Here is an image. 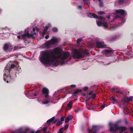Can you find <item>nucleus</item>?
Masks as SVG:
<instances>
[{
	"mask_svg": "<svg viewBox=\"0 0 133 133\" xmlns=\"http://www.w3.org/2000/svg\"><path fill=\"white\" fill-rule=\"evenodd\" d=\"M72 102H70V103L68 104L67 106L70 109L72 108Z\"/></svg>",
	"mask_w": 133,
	"mask_h": 133,
	"instance_id": "f3484780",
	"label": "nucleus"
},
{
	"mask_svg": "<svg viewBox=\"0 0 133 133\" xmlns=\"http://www.w3.org/2000/svg\"><path fill=\"white\" fill-rule=\"evenodd\" d=\"M15 67V65L14 64H12L11 65V68H14V67Z\"/></svg>",
	"mask_w": 133,
	"mask_h": 133,
	"instance_id": "2f4dec72",
	"label": "nucleus"
},
{
	"mask_svg": "<svg viewBox=\"0 0 133 133\" xmlns=\"http://www.w3.org/2000/svg\"><path fill=\"white\" fill-rule=\"evenodd\" d=\"M108 18H109H109H110V16L108 17Z\"/></svg>",
	"mask_w": 133,
	"mask_h": 133,
	"instance_id": "49530a36",
	"label": "nucleus"
},
{
	"mask_svg": "<svg viewBox=\"0 0 133 133\" xmlns=\"http://www.w3.org/2000/svg\"><path fill=\"white\" fill-rule=\"evenodd\" d=\"M125 22V21L124 20V21H123V23H124V22Z\"/></svg>",
	"mask_w": 133,
	"mask_h": 133,
	"instance_id": "c03bdc74",
	"label": "nucleus"
},
{
	"mask_svg": "<svg viewBox=\"0 0 133 133\" xmlns=\"http://www.w3.org/2000/svg\"><path fill=\"white\" fill-rule=\"evenodd\" d=\"M73 118L72 116L70 115L68 116V117L65 118V122L66 123H68L69 120L72 119Z\"/></svg>",
	"mask_w": 133,
	"mask_h": 133,
	"instance_id": "4468645a",
	"label": "nucleus"
},
{
	"mask_svg": "<svg viewBox=\"0 0 133 133\" xmlns=\"http://www.w3.org/2000/svg\"><path fill=\"white\" fill-rule=\"evenodd\" d=\"M68 127V124H67L64 127V128H65V129H66Z\"/></svg>",
	"mask_w": 133,
	"mask_h": 133,
	"instance_id": "473e14b6",
	"label": "nucleus"
},
{
	"mask_svg": "<svg viewBox=\"0 0 133 133\" xmlns=\"http://www.w3.org/2000/svg\"><path fill=\"white\" fill-rule=\"evenodd\" d=\"M34 95V96H36V94H35Z\"/></svg>",
	"mask_w": 133,
	"mask_h": 133,
	"instance_id": "37998d69",
	"label": "nucleus"
},
{
	"mask_svg": "<svg viewBox=\"0 0 133 133\" xmlns=\"http://www.w3.org/2000/svg\"><path fill=\"white\" fill-rule=\"evenodd\" d=\"M89 43L91 46L93 47L96 46L98 48H104L106 47L104 42L100 41L99 39L97 38H94L92 42L91 43Z\"/></svg>",
	"mask_w": 133,
	"mask_h": 133,
	"instance_id": "39448f33",
	"label": "nucleus"
},
{
	"mask_svg": "<svg viewBox=\"0 0 133 133\" xmlns=\"http://www.w3.org/2000/svg\"><path fill=\"white\" fill-rule=\"evenodd\" d=\"M97 13L98 14L101 15H102V14H103L104 13V12L103 11H100L98 12H97Z\"/></svg>",
	"mask_w": 133,
	"mask_h": 133,
	"instance_id": "a878e982",
	"label": "nucleus"
},
{
	"mask_svg": "<svg viewBox=\"0 0 133 133\" xmlns=\"http://www.w3.org/2000/svg\"><path fill=\"white\" fill-rule=\"evenodd\" d=\"M52 30L53 31L55 32L57 31L58 29L56 28H52Z\"/></svg>",
	"mask_w": 133,
	"mask_h": 133,
	"instance_id": "5701e85b",
	"label": "nucleus"
},
{
	"mask_svg": "<svg viewBox=\"0 0 133 133\" xmlns=\"http://www.w3.org/2000/svg\"><path fill=\"white\" fill-rule=\"evenodd\" d=\"M88 89V87H84V91H86Z\"/></svg>",
	"mask_w": 133,
	"mask_h": 133,
	"instance_id": "cd10ccee",
	"label": "nucleus"
},
{
	"mask_svg": "<svg viewBox=\"0 0 133 133\" xmlns=\"http://www.w3.org/2000/svg\"><path fill=\"white\" fill-rule=\"evenodd\" d=\"M97 126H92V130L94 131H96L97 130Z\"/></svg>",
	"mask_w": 133,
	"mask_h": 133,
	"instance_id": "a211bd4d",
	"label": "nucleus"
},
{
	"mask_svg": "<svg viewBox=\"0 0 133 133\" xmlns=\"http://www.w3.org/2000/svg\"><path fill=\"white\" fill-rule=\"evenodd\" d=\"M99 2H100V3L99 4V5L100 7H102L103 6V4L102 2L101 1Z\"/></svg>",
	"mask_w": 133,
	"mask_h": 133,
	"instance_id": "c756f323",
	"label": "nucleus"
},
{
	"mask_svg": "<svg viewBox=\"0 0 133 133\" xmlns=\"http://www.w3.org/2000/svg\"><path fill=\"white\" fill-rule=\"evenodd\" d=\"M126 133H128V132H126Z\"/></svg>",
	"mask_w": 133,
	"mask_h": 133,
	"instance_id": "603ef678",
	"label": "nucleus"
},
{
	"mask_svg": "<svg viewBox=\"0 0 133 133\" xmlns=\"http://www.w3.org/2000/svg\"><path fill=\"white\" fill-rule=\"evenodd\" d=\"M42 92L46 100V101L42 102V103L43 104H47L49 102L50 99V97L48 96L49 90L47 88H44L42 89Z\"/></svg>",
	"mask_w": 133,
	"mask_h": 133,
	"instance_id": "6e6552de",
	"label": "nucleus"
},
{
	"mask_svg": "<svg viewBox=\"0 0 133 133\" xmlns=\"http://www.w3.org/2000/svg\"><path fill=\"white\" fill-rule=\"evenodd\" d=\"M54 119L55 118L54 117H52V118H51V119H49L48 120V121H47V123H49L51 122H53Z\"/></svg>",
	"mask_w": 133,
	"mask_h": 133,
	"instance_id": "dca6fc26",
	"label": "nucleus"
},
{
	"mask_svg": "<svg viewBox=\"0 0 133 133\" xmlns=\"http://www.w3.org/2000/svg\"><path fill=\"white\" fill-rule=\"evenodd\" d=\"M112 100L114 101H116V99L114 97L112 99Z\"/></svg>",
	"mask_w": 133,
	"mask_h": 133,
	"instance_id": "4c0bfd02",
	"label": "nucleus"
},
{
	"mask_svg": "<svg viewBox=\"0 0 133 133\" xmlns=\"http://www.w3.org/2000/svg\"><path fill=\"white\" fill-rule=\"evenodd\" d=\"M9 68L6 66L5 68V69L4 70V80L5 82H6H6L8 83V80H9L10 79V77L9 75H8V74L9 73L10 69H8Z\"/></svg>",
	"mask_w": 133,
	"mask_h": 133,
	"instance_id": "1a4fd4ad",
	"label": "nucleus"
},
{
	"mask_svg": "<svg viewBox=\"0 0 133 133\" xmlns=\"http://www.w3.org/2000/svg\"><path fill=\"white\" fill-rule=\"evenodd\" d=\"M129 97H127L125 98L124 99V101L125 102H127L129 101Z\"/></svg>",
	"mask_w": 133,
	"mask_h": 133,
	"instance_id": "412c9836",
	"label": "nucleus"
},
{
	"mask_svg": "<svg viewBox=\"0 0 133 133\" xmlns=\"http://www.w3.org/2000/svg\"><path fill=\"white\" fill-rule=\"evenodd\" d=\"M12 133H16V132H12Z\"/></svg>",
	"mask_w": 133,
	"mask_h": 133,
	"instance_id": "de8ad7c7",
	"label": "nucleus"
},
{
	"mask_svg": "<svg viewBox=\"0 0 133 133\" xmlns=\"http://www.w3.org/2000/svg\"><path fill=\"white\" fill-rule=\"evenodd\" d=\"M63 132V129L61 128L59 129L57 133H62Z\"/></svg>",
	"mask_w": 133,
	"mask_h": 133,
	"instance_id": "b1692460",
	"label": "nucleus"
},
{
	"mask_svg": "<svg viewBox=\"0 0 133 133\" xmlns=\"http://www.w3.org/2000/svg\"><path fill=\"white\" fill-rule=\"evenodd\" d=\"M129 98V101H131L133 98V96H131Z\"/></svg>",
	"mask_w": 133,
	"mask_h": 133,
	"instance_id": "c85d7f7f",
	"label": "nucleus"
},
{
	"mask_svg": "<svg viewBox=\"0 0 133 133\" xmlns=\"http://www.w3.org/2000/svg\"><path fill=\"white\" fill-rule=\"evenodd\" d=\"M58 41L57 38L55 37H53L50 41H48L42 46L43 48H48L51 47L53 45L56 43Z\"/></svg>",
	"mask_w": 133,
	"mask_h": 133,
	"instance_id": "423d86ee",
	"label": "nucleus"
},
{
	"mask_svg": "<svg viewBox=\"0 0 133 133\" xmlns=\"http://www.w3.org/2000/svg\"><path fill=\"white\" fill-rule=\"evenodd\" d=\"M75 87L76 85H71V87L72 88H74Z\"/></svg>",
	"mask_w": 133,
	"mask_h": 133,
	"instance_id": "e433bc0d",
	"label": "nucleus"
},
{
	"mask_svg": "<svg viewBox=\"0 0 133 133\" xmlns=\"http://www.w3.org/2000/svg\"><path fill=\"white\" fill-rule=\"evenodd\" d=\"M89 95L91 96L90 98H92L94 99L96 97V94L93 93L92 92H90L89 93Z\"/></svg>",
	"mask_w": 133,
	"mask_h": 133,
	"instance_id": "2eb2a0df",
	"label": "nucleus"
},
{
	"mask_svg": "<svg viewBox=\"0 0 133 133\" xmlns=\"http://www.w3.org/2000/svg\"><path fill=\"white\" fill-rule=\"evenodd\" d=\"M64 120V118L63 117H62L61 119V121L62 122Z\"/></svg>",
	"mask_w": 133,
	"mask_h": 133,
	"instance_id": "72a5a7b5",
	"label": "nucleus"
},
{
	"mask_svg": "<svg viewBox=\"0 0 133 133\" xmlns=\"http://www.w3.org/2000/svg\"><path fill=\"white\" fill-rule=\"evenodd\" d=\"M117 1L119 4H122L123 2V0H117Z\"/></svg>",
	"mask_w": 133,
	"mask_h": 133,
	"instance_id": "6ab92c4d",
	"label": "nucleus"
},
{
	"mask_svg": "<svg viewBox=\"0 0 133 133\" xmlns=\"http://www.w3.org/2000/svg\"><path fill=\"white\" fill-rule=\"evenodd\" d=\"M116 16V18L120 17L122 18L124 17L126 14L125 11L123 10L119 9L116 10L115 11Z\"/></svg>",
	"mask_w": 133,
	"mask_h": 133,
	"instance_id": "9d476101",
	"label": "nucleus"
},
{
	"mask_svg": "<svg viewBox=\"0 0 133 133\" xmlns=\"http://www.w3.org/2000/svg\"><path fill=\"white\" fill-rule=\"evenodd\" d=\"M105 107V105L104 104L103 105L101 106V108H104Z\"/></svg>",
	"mask_w": 133,
	"mask_h": 133,
	"instance_id": "f704fd0d",
	"label": "nucleus"
},
{
	"mask_svg": "<svg viewBox=\"0 0 133 133\" xmlns=\"http://www.w3.org/2000/svg\"><path fill=\"white\" fill-rule=\"evenodd\" d=\"M47 129L46 127H45L42 128V130L43 131H45Z\"/></svg>",
	"mask_w": 133,
	"mask_h": 133,
	"instance_id": "bb28decb",
	"label": "nucleus"
},
{
	"mask_svg": "<svg viewBox=\"0 0 133 133\" xmlns=\"http://www.w3.org/2000/svg\"><path fill=\"white\" fill-rule=\"evenodd\" d=\"M38 30L37 27H35L32 28V30L31 31L30 29L25 30V33L22 34L20 32V35L17 37L18 38H21L24 39L26 37H31L33 36L36 34V33L37 32Z\"/></svg>",
	"mask_w": 133,
	"mask_h": 133,
	"instance_id": "7ed1b4c3",
	"label": "nucleus"
},
{
	"mask_svg": "<svg viewBox=\"0 0 133 133\" xmlns=\"http://www.w3.org/2000/svg\"><path fill=\"white\" fill-rule=\"evenodd\" d=\"M88 16L90 18H97L96 22L98 26H102L104 28L107 29H113L115 28V25L112 24V22L108 23L105 22V19L101 16L98 17L95 14L91 13L88 14Z\"/></svg>",
	"mask_w": 133,
	"mask_h": 133,
	"instance_id": "f03ea898",
	"label": "nucleus"
},
{
	"mask_svg": "<svg viewBox=\"0 0 133 133\" xmlns=\"http://www.w3.org/2000/svg\"><path fill=\"white\" fill-rule=\"evenodd\" d=\"M98 1L99 2L101 1V0H98Z\"/></svg>",
	"mask_w": 133,
	"mask_h": 133,
	"instance_id": "a18cd8bd",
	"label": "nucleus"
},
{
	"mask_svg": "<svg viewBox=\"0 0 133 133\" xmlns=\"http://www.w3.org/2000/svg\"><path fill=\"white\" fill-rule=\"evenodd\" d=\"M116 92L118 93H119V94L121 93V91H120L119 90H118V91H117Z\"/></svg>",
	"mask_w": 133,
	"mask_h": 133,
	"instance_id": "ea45409f",
	"label": "nucleus"
},
{
	"mask_svg": "<svg viewBox=\"0 0 133 133\" xmlns=\"http://www.w3.org/2000/svg\"><path fill=\"white\" fill-rule=\"evenodd\" d=\"M79 91V90H77L74 91V94H77L78 93Z\"/></svg>",
	"mask_w": 133,
	"mask_h": 133,
	"instance_id": "7c9ffc66",
	"label": "nucleus"
},
{
	"mask_svg": "<svg viewBox=\"0 0 133 133\" xmlns=\"http://www.w3.org/2000/svg\"><path fill=\"white\" fill-rule=\"evenodd\" d=\"M49 37V36L48 35L46 36L45 37V38L46 39H48Z\"/></svg>",
	"mask_w": 133,
	"mask_h": 133,
	"instance_id": "c9c22d12",
	"label": "nucleus"
},
{
	"mask_svg": "<svg viewBox=\"0 0 133 133\" xmlns=\"http://www.w3.org/2000/svg\"><path fill=\"white\" fill-rule=\"evenodd\" d=\"M72 56L74 58H82L88 55V53L86 51L83 50L81 48L79 50L74 49L72 51Z\"/></svg>",
	"mask_w": 133,
	"mask_h": 133,
	"instance_id": "20e7f679",
	"label": "nucleus"
},
{
	"mask_svg": "<svg viewBox=\"0 0 133 133\" xmlns=\"http://www.w3.org/2000/svg\"><path fill=\"white\" fill-rule=\"evenodd\" d=\"M62 124V123L60 121H58L57 122V125H59Z\"/></svg>",
	"mask_w": 133,
	"mask_h": 133,
	"instance_id": "4be33fe9",
	"label": "nucleus"
},
{
	"mask_svg": "<svg viewBox=\"0 0 133 133\" xmlns=\"http://www.w3.org/2000/svg\"><path fill=\"white\" fill-rule=\"evenodd\" d=\"M126 128L124 127H116L115 128L110 127V129L111 131H113L115 132L117 130H119L120 132H122L124 131L125 130Z\"/></svg>",
	"mask_w": 133,
	"mask_h": 133,
	"instance_id": "9b49d317",
	"label": "nucleus"
},
{
	"mask_svg": "<svg viewBox=\"0 0 133 133\" xmlns=\"http://www.w3.org/2000/svg\"><path fill=\"white\" fill-rule=\"evenodd\" d=\"M27 97L29 98H33L32 97H30L29 96H27Z\"/></svg>",
	"mask_w": 133,
	"mask_h": 133,
	"instance_id": "79ce46f5",
	"label": "nucleus"
},
{
	"mask_svg": "<svg viewBox=\"0 0 133 133\" xmlns=\"http://www.w3.org/2000/svg\"><path fill=\"white\" fill-rule=\"evenodd\" d=\"M48 27V26H46L45 28H44V30H41L39 33L40 35L42 37H43L44 35L45 34V32L47 31Z\"/></svg>",
	"mask_w": 133,
	"mask_h": 133,
	"instance_id": "ddd939ff",
	"label": "nucleus"
},
{
	"mask_svg": "<svg viewBox=\"0 0 133 133\" xmlns=\"http://www.w3.org/2000/svg\"><path fill=\"white\" fill-rule=\"evenodd\" d=\"M82 41V40L81 38H79V39H78L77 40L76 42H77V43H79L80 42H81Z\"/></svg>",
	"mask_w": 133,
	"mask_h": 133,
	"instance_id": "aec40b11",
	"label": "nucleus"
},
{
	"mask_svg": "<svg viewBox=\"0 0 133 133\" xmlns=\"http://www.w3.org/2000/svg\"><path fill=\"white\" fill-rule=\"evenodd\" d=\"M22 47L18 46H14L12 45L10 43L5 44L3 48L4 50L7 52H10L13 50H15L17 49H19Z\"/></svg>",
	"mask_w": 133,
	"mask_h": 133,
	"instance_id": "0eeeda50",
	"label": "nucleus"
},
{
	"mask_svg": "<svg viewBox=\"0 0 133 133\" xmlns=\"http://www.w3.org/2000/svg\"><path fill=\"white\" fill-rule=\"evenodd\" d=\"M79 9H81L82 8V6L81 5H79L78 6Z\"/></svg>",
	"mask_w": 133,
	"mask_h": 133,
	"instance_id": "a19ab883",
	"label": "nucleus"
},
{
	"mask_svg": "<svg viewBox=\"0 0 133 133\" xmlns=\"http://www.w3.org/2000/svg\"><path fill=\"white\" fill-rule=\"evenodd\" d=\"M108 64H105V65H108Z\"/></svg>",
	"mask_w": 133,
	"mask_h": 133,
	"instance_id": "09e8293b",
	"label": "nucleus"
},
{
	"mask_svg": "<svg viewBox=\"0 0 133 133\" xmlns=\"http://www.w3.org/2000/svg\"><path fill=\"white\" fill-rule=\"evenodd\" d=\"M94 133H96V132H94Z\"/></svg>",
	"mask_w": 133,
	"mask_h": 133,
	"instance_id": "3c124183",
	"label": "nucleus"
},
{
	"mask_svg": "<svg viewBox=\"0 0 133 133\" xmlns=\"http://www.w3.org/2000/svg\"><path fill=\"white\" fill-rule=\"evenodd\" d=\"M130 130L131 131H133V127L130 128Z\"/></svg>",
	"mask_w": 133,
	"mask_h": 133,
	"instance_id": "58836bf2",
	"label": "nucleus"
},
{
	"mask_svg": "<svg viewBox=\"0 0 133 133\" xmlns=\"http://www.w3.org/2000/svg\"><path fill=\"white\" fill-rule=\"evenodd\" d=\"M112 51L110 50H105L103 51V53L106 56H109L111 55Z\"/></svg>",
	"mask_w": 133,
	"mask_h": 133,
	"instance_id": "f8f14e48",
	"label": "nucleus"
},
{
	"mask_svg": "<svg viewBox=\"0 0 133 133\" xmlns=\"http://www.w3.org/2000/svg\"><path fill=\"white\" fill-rule=\"evenodd\" d=\"M1 10L0 9V12H1Z\"/></svg>",
	"mask_w": 133,
	"mask_h": 133,
	"instance_id": "8fccbe9b",
	"label": "nucleus"
},
{
	"mask_svg": "<svg viewBox=\"0 0 133 133\" xmlns=\"http://www.w3.org/2000/svg\"><path fill=\"white\" fill-rule=\"evenodd\" d=\"M68 52H62V49L59 47L55 48L50 53L48 51L41 52L40 61L45 65H51L53 66L58 64L62 65L65 63V61L69 57Z\"/></svg>",
	"mask_w": 133,
	"mask_h": 133,
	"instance_id": "f257e3e1",
	"label": "nucleus"
},
{
	"mask_svg": "<svg viewBox=\"0 0 133 133\" xmlns=\"http://www.w3.org/2000/svg\"><path fill=\"white\" fill-rule=\"evenodd\" d=\"M40 131L39 130H37V132H35L34 131V130H32L31 131V133H38L40 132Z\"/></svg>",
	"mask_w": 133,
	"mask_h": 133,
	"instance_id": "393cba45",
	"label": "nucleus"
}]
</instances>
